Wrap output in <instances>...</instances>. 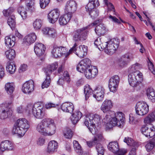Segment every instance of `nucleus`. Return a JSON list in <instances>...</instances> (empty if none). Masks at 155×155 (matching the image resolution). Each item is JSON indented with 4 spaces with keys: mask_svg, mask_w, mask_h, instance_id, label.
I'll return each mask as SVG.
<instances>
[{
    "mask_svg": "<svg viewBox=\"0 0 155 155\" xmlns=\"http://www.w3.org/2000/svg\"><path fill=\"white\" fill-rule=\"evenodd\" d=\"M36 129L42 135L45 136H51L55 133L56 127L53 120L46 118L38 124Z\"/></svg>",
    "mask_w": 155,
    "mask_h": 155,
    "instance_id": "obj_1",
    "label": "nucleus"
},
{
    "mask_svg": "<svg viewBox=\"0 0 155 155\" xmlns=\"http://www.w3.org/2000/svg\"><path fill=\"white\" fill-rule=\"evenodd\" d=\"M94 45L100 50H104L107 54L112 55L118 48L119 42L115 39H112L104 43H101L100 38H97L94 42Z\"/></svg>",
    "mask_w": 155,
    "mask_h": 155,
    "instance_id": "obj_2",
    "label": "nucleus"
},
{
    "mask_svg": "<svg viewBox=\"0 0 155 155\" xmlns=\"http://www.w3.org/2000/svg\"><path fill=\"white\" fill-rule=\"evenodd\" d=\"M44 109L42 104L40 102H37L34 105L28 104L26 110L29 114L32 113L35 118L41 119L45 116Z\"/></svg>",
    "mask_w": 155,
    "mask_h": 155,
    "instance_id": "obj_3",
    "label": "nucleus"
},
{
    "mask_svg": "<svg viewBox=\"0 0 155 155\" xmlns=\"http://www.w3.org/2000/svg\"><path fill=\"white\" fill-rule=\"evenodd\" d=\"M29 127L27 120L25 118L19 119L15 122L12 131L14 134L23 136Z\"/></svg>",
    "mask_w": 155,
    "mask_h": 155,
    "instance_id": "obj_4",
    "label": "nucleus"
},
{
    "mask_svg": "<svg viewBox=\"0 0 155 155\" xmlns=\"http://www.w3.org/2000/svg\"><path fill=\"white\" fill-rule=\"evenodd\" d=\"M101 119V117L97 114H90L86 116L84 123L93 134H96L95 124H98Z\"/></svg>",
    "mask_w": 155,
    "mask_h": 155,
    "instance_id": "obj_5",
    "label": "nucleus"
},
{
    "mask_svg": "<svg viewBox=\"0 0 155 155\" xmlns=\"http://www.w3.org/2000/svg\"><path fill=\"white\" fill-rule=\"evenodd\" d=\"M89 2L86 6L85 8L91 17L93 19L97 18L98 15V12L95 9L99 5L98 0H89Z\"/></svg>",
    "mask_w": 155,
    "mask_h": 155,
    "instance_id": "obj_6",
    "label": "nucleus"
},
{
    "mask_svg": "<svg viewBox=\"0 0 155 155\" xmlns=\"http://www.w3.org/2000/svg\"><path fill=\"white\" fill-rule=\"evenodd\" d=\"M129 84L133 87H136L143 80V74L140 72L137 71L135 73H130L128 76Z\"/></svg>",
    "mask_w": 155,
    "mask_h": 155,
    "instance_id": "obj_7",
    "label": "nucleus"
},
{
    "mask_svg": "<svg viewBox=\"0 0 155 155\" xmlns=\"http://www.w3.org/2000/svg\"><path fill=\"white\" fill-rule=\"evenodd\" d=\"M67 51L65 47H58L56 45H54L53 46L51 53L52 56L54 58L60 57L63 55H64L65 57H67L70 54L69 52L65 54Z\"/></svg>",
    "mask_w": 155,
    "mask_h": 155,
    "instance_id": "obj_8",
    "label": "nucleus"
},
{
    "mask_svg": "<svg viewBox=\"0 0 155 155\" xmlns=\"http://www.w3.org/2000/svg\"><path fill=\"white\" fill-rule=\"evenodd\" d=\"M77 45L75 43L73 46L69 50L70 54L72 52L76 54L78 57L81 58L84 57L87 54V48L84 45L80 46L79 48H76Z\"/></svg>",
    "mask_w": 155,
    "mask_h": 155,
    "instance_id": "obj_9",
    "label": "nucleus"
},
{
    "mask_svg": "<svg viewBox=\"0 0 155 155\" xmlns=\"http://www.w3.org/2000/svg\"><path fill=\"white\" fill-rule=\"evenodd\" d=\"M136 113L140 116H143L149 112V106L143 101L138 102L136 106Z\"/></svg>",
    "mask_w": 155,
    "mask_h": 155,
    "instance_id": "obj_10",
    "label": "nucleus"
},
{
    "mask_svg": "<svg viewBox=\"0 0 155 155\" xmlns=\"http://www.w3.org/2000/svg\"><path fill=\"white\" fill-rule=\"evenodd\" d=\"M11 109L8 107L6 103H2L0 104V118L4 119L10 116L12 113Z\"/></svg>",
    "mask_w": 155,
    "mask_h": 155,
    "instance_id": "obj_11",
    "label": "nucleus"
},
{
    "mask_svg": "<svg viewBox=\"0 0 155 155\" xmlns=\"http://www.w3.org/2000/svg\"><path fill=\"white\" fill-rule=\"evenodd\" d=\"M87 33L85 28L78 29L73 33V40L75 41L85 40L87 38Z\"/></svg>",
    "mask_w": 155,
    "mask_h": 155,
    "instance_id": "obj_12",
    "label": "nucleus"
},
{
    "mask_svg": "<svg viewBox=\"0 0 155 155\" xmlns=\"http://www.w3.org/2000/svg\"><path fill=\"white\" fill-rule=\"evenodd\" d=\"M111 116L108 115L107 114L104 118L103 121L105 123H106L107 127L109 129H111L113 127L115 126L120 127L121 126V124L119 121L116 119L114 117H111V119L109 122L107 121L110 119Z\"/></svg>",
    "mask_w": 155,
    "mask_h": 155,
    "instance_id": "obj_13",
    "label": "nucleus"
},
{
    "mask_svg": "<svg viewBox=\"0 0 155 155\" xmlns=\"http://www.w3.org/2000/svg\"><path fill=\"white\" fill-rule=\"evenodd\" d=\"M105 89L101 85H97L94 91L93 97L98 101H102L104 98Z\"/></svg>",
    "mask_w": 155,
    "mask_h": 155,
    "instance_id": "obj_14",
    "label": "nucleus"
},
{
    "mask_svg": "<svg viewBox=\"0 0 155 155\" xmlns=\"http://www.w3.org/2000/svg\"><path fill=\"white\" fill-rule=\"evenodd\" d=\"M120 81V78L118 75H114L110 79L109 87L110 91L114 92L117 89Z\"/></svg>",
    "mask_w": 155,
    "mask_h": 155,
    "instance_id": "obj_15",
    "label": "nucleus"
},
{
    "mask_svg": "<svg viewBox=\"0 0 155 155\" xmlns=\"http://www.w3.org/2000/svg\"><path fill=\"white\" fill-rule=\"evenodd\" d=\"M91 61L88 58H86L82 60L78 64L77 69L80 72L83 73L86 69L91 67Z\"/></svg>",
    "mask_w": 155,
    "mask_h": 155,
    "instance_id": "obj_16",
    "label": "nucleus"
},
{
    "mask_svg": "<svg viewBox=\"0 0 155 155\" xmlns=\"http://www.w3.org/2000/svg\"><path fill=\"white\" fill-rule=\"evenodd\" d=\"M77 4L75 1L73 0L68 1L65 6V13L70 14L72 16V14L77 10Z\"/></svg>",
    "mask_w": 155,
    "mask_h": 155,
    "instance_id": "obj_17",
    "label": "nucleus"
},
{
    "mask_svg": "<svg viewBox=\"0 0 155 155\" xmlns=\"http://www.w3.org/2000/svg\"><path fill=\"white\" fill-rule=\"evenodd\" d=\"M34 84L32 80L26 81L23 85L22 91L25 94H29L32 92L34 90Z\"/></svg>",
    "mask_w": 155,
    "mask_h": 155,
    "instance_id": "obj_18",
    "label": "nucleus"
},
{
    "mask_svg": "<svg viewBox=\"0 0 155 155\" xmlns=\"http://www.w3.org/2000/svg\"><path fill=\"white\" fill-rule=\"evenodd\" d=\"M14 149V145L13 143L8 140L2 141L0 145V150L2 152L12 150Z\"/></svg>",
    "mask_w": 155,
    "mask_h": 155,
    "instance_id": "obj_19",
    "label": "nucleus"
},
{
    "mask_svg": "<svg viewBox=\"0 0 155 155\" xmlns=\"http://www.w3.org/2000/svg\"><path fill=\"white\" fill-rule=\"evenodd\" d=\"M60 15V12L58 9H55L51 10L48 14V18L49 22L54 23L56 21Z\"/></svg>",
    "mask_w": 155,
    "mask_h": 155,
    "instance_id": "obj_20",
    "label": "nucleus"
},
{
    "mask_svg": "<svg viewBox=\"0 0 155 155\" xmlns=\"http://www.w3.org/2000/svg\"><path fill=\"white\" fill-rule=\"evenodd\" d=\"M98 72V70L95 66H91L90 68L86 69L84 72L85 77L88 79L94 78Z\"/></svg>",
    "mask_w": 155,
    "mask_h": 155,
    "instance_id": "obj_21",
    "label": "nucleus"
},
{
    "mask_svg": "<svg viewBox=\"0 0 155 155\" xmlns=\"http://www.w3.org/2000/svg\"><path fill=\"white\" fill-rule=\"evenodd\" d=\"M141 131L147 137H152L155 135V128L153 127L149 128L147 126H144L141 128Z\"/></svg>",
    "mask_w": 155,
    "mask_h": 155,
    "instance_id": "obj_22",
    "label": "nucleus"
},
{
    "mask_svg": "<svg viewBox=\"0 0 155 155\" xmlns=\"http://www.w3.org/2000/svg\"><path fill=\"white\" fill-rule=\"evenodd\" d=\"M61 109L64 112L71 114L74 110V106L71 102H65L62 104Z\"/></svg>",
    "mask_w": 155,
    "mask_h": 155,
    "instance_id": "obj_23",
    "label": "nucleus"
},
{
    "mask_svg": "<svg viewBox=\"0 0 155 155\" xmlns=\"http://www.w3.org/2000/svg\"><path fill=\"white\" fill-rule=\"evenodd\" d=\"M45 49V46L41 43L37 44L34 47L35 52L38 56L43 55Z\"/></svg>",
    "mask_w": 155,
    "mask_h": 155,
    "instance_id": "obj_24",
    "label": "nucleus"
},
{
    "mask_svg": "<svg viewBox=\"0 0 155 155\" xmlns=\"http://www.w3.org/2000/svg\"><path fill=\"white\" fill-rule=\"evenodd\" d=\"M113 105L111 101L110 100H105L103 102L101 107V110L104 112L107 113L110 111V109L112 107Z\"/></svg>",
    "mask_w": 155,
    "mask_h": 155,
    "instance_id": "obj_25",
    "label": "nucleus"
},
{
    "mask_svg": "<svg viewBox=\"0 0 155 155\" xmlns=\"http://www.w3.org/2000/svg\"><path fill=\"white\" fill-rule=\"evenodd\" d=\"M58 143L55 140L51 141L48 143L47 148V152L49 153H53L57 151Z\"/></svg>",
    "mask_w": 155,
    "mask_h": 155,
    "instance_id": "obj_26",
    "label": "nucleus"
},
{
    "mask_svg": "<svg viewBox=\"0 0 155 155\" xmlns=\"http://www.w3.org/2000/svg\"><path fill=\"white\" fill-rule=\"evenodd\" d=\"M58 66L57 63H55L54 64L48 65L47 68L43 69V71L45 73V75H50L52 72L55 70Z\"/></svg>",
    "mask_w": 155,
    "mask_h": 155,
    "instance_id": "obj_27",
    "label": "nucleus"
},
{
    "mask_svg": "<svg viewBox=\"0 0 155 155\" xmlns=\"http://www.w3.org/2000/svg\"><path fill=\"white\" fill-rule=\"evenodd\" d=\"M72 16L70 14L65 13L63 15L61 16L59 19V21L60 24L61 25H66L71 19Z\"/></svg>",
    "mask_w": 155,
    "mask_h": 155,
    "instance_id": "obj_28",
    "label": "nucleus"
},
{
    "mask_svg": "<svg viewBox=\"0 0 155 155\" xmlns=\"http://www.w3.org/2000/svg\"><path fill=\"white\" fill-rule=\"evenodd\" d=\"M109 150L114 153H116L119 151V146L118 143L116 142H112L110 143L107 146Z\"/></svg>",
    "mask_w": 155,
    "mask_h": 155,
    "instance_id": "obj_29",
    "label": "nucleus"
},
{
    "mask_svg": "<svg viewBox=\"0 0 155 155\" xmlns=\"http://www.w3.org/2000/svg\"><path fill=\"white\" fill-rule=\"evenodd\" d=\"M146 94L148 99L152 102H155V92L152 87H149L147 89Z\"/></svg>",
    "mask_w": 155,
    "mask_h": 155,
    "instance_id": "obj_30",
    "label": "nucleus"
},
{
    "mask_svg": "<svg viewBox=\"0 0 155 155\" xmlns=\"http://www.w3.org/2000/svg\"><path fill=\"white\" fill-rule=\"evenodd\" d=\"M95 31L98 36L103 35L106 32V28L103 24H100L95 28Z\"/></svg>",
    "mask_w": 155,
    "mask_h": 155,
    "instance_id": "obj_31",
    "label": "nucleus"
},
{
    "mask_svg": "<svg viewBox=\"0 0 155 155\" xmlns=\"http://www.w3.org/2000/svg\"><path fill=\"white\" fill-rule=\"evenodd\" d=\"M36 39V36L35 33H33L26 36L25 38L24 41L29 44L34 42Z\"/></svg>",
    "mask_w": 155,
    "mask_h": 155,
    "instance_id": "obj_32",
    "label": "nucleus"
},
{
    "mask_svg": "<svg viewBox=\"0 0 155 155\" xmlns=\"http://www.w3.org/2000/svg\"><path fill=\"white\" fill-rule=\"evenodd\" d=\"M111 113L114 114V117L117 119L121 125L124 123V114L122 112H119L115 113L113 111H110Z\"/></svg>",
    "mask_w": 155,
    "mask_h": 155,
    "instance_id": "obj_33",
    "label": "nucleus"
},
{
    "mask_svg": "<svg viewBox=\"0 0 155 155\" xmlns=\"http://www.w3.org/2000/svg\"><path fill=\"white\" fill-rule=\"evenodd\" d=\"M14 84L12 83H7L5 84V91L9 94H12L14 90Z\"/></svg>",
    "mask_w": 155,
    "mask_h": 155,
    "instance_id": "obj_34",
    "label": "nucleus"
},
{
    "mask_svg": "<svg viewBox=\"0 0 155 155\" xmlns=\"http://www.w3.org/2000/svg\"><path fill=\"white\" fill-rule=\"evenodd\" d=\"M142 66L141 64L137 63H136L132 65L129 68V71L130 73H135L137 71L140 72L138 70L141 68Z\"/></svg>",
    "mask_w": 155,
    "mask_h": 155,
    "instance_id": "obj_35",
    "label": "nucleus"
},
{
    "mask_svg": "<svg viewBox=\"0 0 155 155\" xmlns=\"http://www.w3.org/2000/svg\"><path fill=\"white\" fill-rule=\"evenodd\" d=\"M5 54L7 58L9 60H13L16 56L15 51L13 49H10L6 51Z\"/></svg>",
    "mask_w": 155,
    "mask_h": 155,
    "instance_id": "obj_36",
    "label": "nucleus"
},
{
    "mask_svg": "<svg viewBox=\"0 0 155 155\" xmlns=\"http://www.w3.org/2000/svg\"><path fill=\"white\" fill-rule=\"evenodd\" d=\"M16 66L13 63H8L6 70L11 74H13L16 70Z\"/></svg>",
    "mask_w": 155,
    "mask_h": 155,
    "instance_id": "obj_37",
    "label": "nucleus"
},
{
    "mask_svg": "<svg viewBox=\"0 0 155 155\" xmlns=\"http://www.w3.org/2000/svg\"><path fill=\"white\" fill-rule=\"evenodd\" d=\"M7 22L10 28L13 30L16 25L15 16L12 15L9 17L8 18Z\"/></svg>",
    "mask_w": 155,
    "mask_h": 155,
    "instance_id": "obj_38",
    "label": "nucleus"
},
{
    "mask_svg": "<svg viewBox=\"0 0 155 155\" xmlns=\"http://www.w3.org/2000/svg\"><path fill=\"white\" fill-rule=\"evenodd\" d=\"M46 78L44 81L43 82L41 85L42 89L48 88L50 85L51 80L50 76L49 75H46Z\"/></svg>",
    "mask_w": 155,
    "mask_h": 155,
    "instance_id": "obj_39",
    "label": "nucleus"
},
{
    "mask_svg": "<svg viewBox=\"0 0 155 155\" xmlns=\"http://www.w3.org/2000/svg\"><path fill=\"white\" fill-rule=\"evenodd\" d=\"M155 145V140L153 139L149 141L145 145V148L147 151L150 152L153 148Z\"/></svg>",
    "mask_w": 155,
    "mask_h": 155,
    "instance_id": "obj_40",
    "label": "nucleus"
},
{
    "mask_svg": "<svg viewBox=\"0 0 155 155\" xmlns=\"http://www.w3.org/2000/svg\"><path fill=\"white\" fill-rule=\"evenodd\" d=\"M95 148L97 152V155H104L105 149L101 143L96 144Z\"/></svg>",
    "mask_w": 155,
    "mask_h": 155,
    "instance_id": "obj_41",
    "label": "nucleus"
},
{
    "mask_svg": "<svg viewBox=\"0 0 155 155\" xmlns=\"http://www.w3.org/2000/svg\"><path fill=\"white\" fill-rule=\"evenodd\" d=\"M124 141L128 145L133 146L135 147V148L138 147L137 143L134 142V140L131 138L129 137H125L124 138Z\"/></svg>",
    "mask_w": 155,
    "mask_h": 155,
    "instance_id": "obj_42",
    "label": "nucleus"
},
{
    "mask_svg": "<svg viewBox=\"0 0 155 155\" xmlns=\"http://www.w3.org/2000/svg\"><path fill=\"white\" fill-rule=\"evenodd\" d=\"M73 143L74 149L76 152L81 153L83 152L81 147L78 141L74 140Z\"/></svg>",
    "mask_w": 155,
    "mask_h": 155,
    "instance_id": "obj_43",
    "label": "nucleus"
},
{
    "mask_svg": "<svg viewBox=\"0 0 155 155\" xmlns=\"http://www.w3.org/2000/svg\"><path fill=\"white\" fill-rule=\"evenodd\" d=\"M84 92L86 100H87L90 95L92 93V90L89 85L85 86L84 88Z\"/></svg>",
    "mask_w": 155,
    "mask_h": 155,
    "instance_id": "obj_44",
    "label": "nucleus"
},
{
    "mask_svg": "<svg viewBox=\"0 0 155 155\" xmlns=\"http://www.w3.org/2000/svg\"><path fill=\"white\" fill-rule=\"evenodd\" d=\"M18 12L20 14L23 19H25L27 17V13L26 9L23 7H20L18 8Z\"/></svg>",
    "mask_w": 155,
    "mask_h": 155,
    "instance_id": "obj_45",
    "label": "nucleus"
},
{
    "mask_svg": "<svg viewBox=\"0 0 155 155\" xmlns=\"http://www.w3.org/2000/svg\"><path fill=\"white\" fill-rule=\"evenodd\" d=\"M42 26V21L39 19H36L33 23V26L36 30L40 29Z\"/></svg>",
    "mask_w": 155,
    "mask_h": 155,
    "instance_id": "obj_46",
    "label": "nucleus"
},
{
    "mask_svg": "<svg viewBox=\"0 0 155 155\" xmlns=\"http://www.w3.org/2000/svg\"><path fill=\"white\" fill-rule=\"evenodd\" d=\"M5 43L7 46L11 48L15 45V42L13 40L11 41V38L8 36H6L5 38Z\"/></svg>",
    "mask_w": 155,
    "mask_h": 155,
    "instance_id": "obj_47",
    "label": "nucleus"
},
{
    "mask_svg": "<svg viewBox=\"0 0 155 155\" xmlns=\"http://www.w3.org/2000/svg\"><path fill=\"white\" fill-rule=\"evenodd\" d=\"M64 134L66 138L70 139L72 137L73 133L70 128H67L64 131Z\"/></svg>",
    "mask_w": 155,
    "mask_h": 155,
    "instance_id": "obj_48",
    "label": "nucleus"
},
{
    "mask_svg": "<svg viewBox=\"0 0 155 155\" xmlns=\"http://www.w3.org/2000/svg\"><path fill=\"white\" fill-rule=\"evenodd\" d=\"M26 3L27 7L29 9H31L33 11H34V0H26Z\"/></svg>",
    "mask_w": 155,
    "mask_h": 155,
    "instance_id": "obj_49",
    "label": "nucleus"
},
{
    "mask_svg": "<svg viewBox=\"0 0 155 155\" xmlns=\"http://www.w3.org/2000/svg\"><path fill=\"white\" fill-rule=\"evenodd\" d=\"M129 62L123 56L120 59L118 64L121 68H123L126 66Z\"/></svg>",
    "mask_w": 155,
    "mask_h": 155,
    "instance_id": "obj_50",
    "label": "nucleus"
},
{
    "mask_svg": "<svg viewBox=\"0 0 155 155\" xmlns=\"http://www.w3.org/2000/svg\"><path fill=\"white\" fill-rule=\"evenodd\" d=\"M155 120L151 113L148 114L144 119V122L145 124H149Z\"/></svg>",
    "mask_w": 155,
    "mask_h": 155,
    "instance_id": "obj_51",
    "label": "nucleus"
},
{
    "mask_svg": "<svg viewBox=\"0 0 155 155\" xmlns=\"http://www.w3.org/2000/svg\"><path fill=\"white\" fill-rule=\"evenodd\" d=\"M155 120L151 113L148 114L144 119V122L145 124H149Z\"/></svg>",
    "mask_w": 155,
    "mask_h": 155,
    "instance_id": "obj_52",
    "label": "nucleus"
},
{
    "mask_svg": "<svg viewBox=\"0 0 155 155\" xmlns=\"http://www.w3.org/2000/svg\"><path fill=\"white\" fill-rule=\"evenodd\" d=\"M14 9L13 8H9L8 9L4 10L3 11V14L4 16L8 17L11 15L14 11Z\"/></svg>",
    "mask_w": 155,
    "mask_h": 155,
    "instance_id": "obj_53",
    "label": "nucleus"
},
{
    "mask_svg": "<svg viewBox=\"0 0 155 155\" xmlns=\"http://www.w3.org/2000/svg\"><path fill=\"white\" fill-rule=\"evenodd\" d=\"M50 0H40V4L41 8H44L49 3Z\"/></svg>",
    "mask_w": 155,
    "mask_h": 155,
    "instance_id": "obj_54",
    "label": "nucleus"
},
{
    "mask_svg": "<svg viewBox=\"0 0 155 155\" xmlns=\"http://www.w3.org/2000/svg\"><path fill=\"white\" fill-rule=\"evenodd\" d=\"M123 57L129 62L134 58L133 54L130 53H127L123 56Z\"/></svg>",
    "mask_w": 155,
    "mask_h": 155,
    "instance_id": "obj_55",
    "label": "nucleus"
},
{
    "mask_svg": "<svg viewBox=\"0 0 155 155\" xmlns=\"http://www.w3.org/2000/svg\"><path fill=\"white\" fill-rule=\"evenodd\" d=\"M104 2L105 4L107 5V8L109 10H114V7L113 5L110 2H108V0H104Z\"/></svg>",
    "mask_w": 155,
    "mask_h": 155,
    "instance_id": "obj_56",
    "label": "nucleus"
},
{
    "mask_svg": "<svg viewBox=\"0 0 155 155\" xmlns=\"http://www.w3.org/2000/svg\"><path fill=\"white\" fill-rule=\"evenodd\" d=\"M94 140L96 141L97 144L99 143V142L103 139V137L102 134H97L94 138Z\"/></svg>",
    "mask_w": 155,
    "mask_h": 155,
    "instance_id": "obj_57",
    "label": "nucleus"
},
{
    "mask_svg": "<svg viewBox=\"0 0 155 155\" xmlns=\"http://www.w3.org/2000/svg\"><path fill=\"white\" fill-rule=\"evenodd\" d=\"M63 75L64 80L66 81L68 83H69L70 81V78L68 71H64L63 74Z\"/></svg>",
    "mask_w": 155,
    "mask_h": 155,
    "instance_id": "obj_58",
    "label": "nucleus"
},
{
    "mask_svg": "<svg viewBox=\"0 0 155 155\" xmlns=\"http://www.w3.org/2000/svg\"><path fill=\"white\" fill-rule=\"evenodd\" d=\"M109 18L110 19H111L112 21L114 23H116L118 24H120V21L116 17L110 15Z\"/></svg>",
    "mask_w": 155,
    "mask_h": 155,
    "instance_id": "obj_59",
    "label": "nucleus"
},
{
    "mask_svg": "<svg viewBox=\"0 0 155 155\" xmlns=\"http://www.w3.org/2000/svg\"><path fill=\"white\" fill-rule=\"evenodd\" d=\"M45 142V140L44 138L40 137L37 140V143L38 145L39 146L43 145Z\"/></svg>",
    "mask_w": 155,
    "mask_h": 155,
    "instance_id": "obj_60",
    "label": "nucleus"
},
{
    "mask_svg": "<svg viewBox=\"0 0 155 155\" xmlns=\"http://www.w3.org/2000/svg\"><path fill=\"white\" fill-rule=\"evenodd\" d=\"M48 35L53 38L56 35V30L53 28H50Z\"/></svg>",
    "mask_w": 155,
    "mask_h": 155,
    "instance_id": "obj_61",
    "label": "nucleus"
},
{
    "mask_svg": "<svg viewBox=\"0 0 155 155\" xmlns=\"http://www.w3.org/2000/svg\"><path fill=\"white\" fill-rule=\"evenodd\" d=\"M129 123L132 124H134L137 122V120L134 119V117L132 115H130Z\"/></svg>",
    "mask_w": 155,
    "mask_h": 155,
    "instance_id": "obj_62",
    "label": "nucleus"
},
{
    "mask_svg": "<svg viewBox=\"0 0 155 155\" xmlns=\"http://www.w3.org/2000/svg\"><path fill=\"white\" fill-rule=\"evenodd\" d=\"M72 114L75 117L78 118L80 119L82 116V114L81 112L79 111H75L74 113Z\"/></svg>",
    "mask_w": 155,
    "mask_h": 155,
    "instance_id": "obj_63",
    "label": "nucleus"
},
{
    "mask_svg": "<svg viewBox=\"0 0 155 155\" xmlns=\"http://www.w3.org/2000/svg\"><path fill=\"white\" fill-rule=\"evenodd\" d=\"M154 65L150 61L149 64V68L151 72L154 74H155V70L154 69Z\"/></svg>",
    "mask_w": 155,
    "mask_h": 155,
    "instance_id": "obj_64",
    "label": "nucleus"
}]
</instances>
